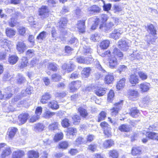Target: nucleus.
Listing matches in <instances>:
<instances>
[{
  "label": "nucleus",
  "mask_w": 158,
  "mask_h": 158,
  "mask_svg": "<svg viewBox=\"0 0 158 158\" xmlns=\"http://www.w3.org/2000/svg\"><path fill=\"white\" fill-rule=\"evenodd\" d=\"M126 79L124 78L120 79L117 83L116 87L118 89L120 90L123 89L125 85Z\"/></svg>",
  "instance_id": "c85d7f7f"
},
{
  "label": "nucleus",
  "mask_w": 158,
  "mask_h": 158,
  "mask_svg": "<svg viewBox=\"0 0 158 158\" xmlns=\"http://www.w3.org/2000/svg\"><path fill=\"white\" fill-rule=\"evenodd\" d=\"M68 146L69 144L68 142L66 141H64L59 143L58 148L60 149H67Z\"/></svg>",
  "instance_id": "49530a36"
},
{
  "label": "nucleus",
  "mask_w": 158,
  "mask_h": 158,
  "mask_svg": "<svg viewBox=\"0 0 158 158\" xmlns=\"http://www.w3.org/2000/svg\"><path fill=\"white\" fill-rule=\"evenodd\" d=\"M90 71L91 69L89 67L84 68L81 73L82 77L84 78L88 77L89 75Z\"/></svg>",
  "instance_id": "7c9ffc66"
},
{
  "label": "nucleus",
  "mask_w": 158,
  "mask_h": 158,
  "mask_svg": "<svg viewBox=\"0 0 158 158\" xmlns=\"http://www.w3.org/2000/svg\"><path fill=\"white\" fill-rule=\"evenodd\" d=\"M114 144L113 140L111 139L107 140H105L103 143L104 147L105 148H107L112 146Z\"/></svg>",
  "instance_id": "e433bc0d"
},
{
  "label": "nucleus",
  "mask_w": 158,
  "mask_h": 158,
  "mask_svg": "<svg viewBox=\"0 0 158 158\" xmlns=\"http://www.w3.org/2000/svg\"><path fill=\"white\" fill-rule=\"evenodd\" d=\"M55 112H51L50 111L48 110H45L44 114V116L45 118H49L55 115Z\"/></svg>",
  "instance_id": "a18cd8bd"
},
{
  "label": "nucleus",
  "mask_w": 158,
  "mask_h": 158,
  "mask_svg": "<svg viewBox=\"0 0 158 158\" xmlns=\"http://www.w3.org/2000/svg\"><path fill=\"white\" fill-rule=\"evenodd\" d=\"M141 152L140 148L139 147H133L131 150V154L133 156L139 154Z\"/></svg>",
  "instance_id": "79ce46f5"
},
{
  "label": "nucleus",
  "mask_w": 158,
  "mask_h": 158,
  "mask_svg": "<svg viewBox=\"0 0 158 158\" xmlns=\"http://www.w3.org/2000/svg\"><path fill=\"white\" fill-rule=\"evenodd\" d=\"M99 39L100 35L97 33L92 35L90 38V39L93 41H98L99 40Z\"/></svg>",
  "instance_id": "e2e57ef3"
},
{
  "label": "nucleus",
  "mask_w": 158,
  "mask_h": 158,
  "mask_svg": "<svg viewBox=\"0 0 158 158\" xmlns=\"http://www.w3.org/2000/svg\"><path fill=\"white\" fill-rule=\"evenodd\" d=\"M32 92V88L31 87H28L26 90H23L22 91L21 94L23 96H24L30 94Z\"/></svg>",
  "instance_id": "a19ab883"
},
{
  "label": "nucleus",
  "mask_w": 158,
  "mask_h": 158,
  "mask_svg": "<svg viewBox=\"0 0 158 158\" xmlns=\"http://www.w3.org/2000/svg\"><path fill=\"white\" fill-rule=\"evenodd\" d=\"M118 20V19H112L109 22H108L107 24H100L99 28L100 29H102L103 27L105 26L107 28L110 29L115 24L117 23L116 22Z\"/></svg>",
  "instance_id": "f3484780"
},
{
  "label": "nucleus",
  "mask_w": 158,
  "mask_h": 158,
  "mask_svg": "<svg viewBox=\"0 0 158 158\" xmlns=\"http://www.w3.org/2000/svg\"><path fill=\"white\" fill-rule=\"evenodd\" d=\"M112 54V55L109 58V62L110 67L113 69L115 68L118 64L119 59L118 58H123V54L119 49L116 48L113 49Z\"/></svg>",
  "instance_id": "f257e3e1"
},
{
  "label": "nucleus",
  "mask_w": 158,
  "mask_h": 158,
  "mask_svg": "<svg viewBox=\"0 0 158 158\" xmlns=\"http://www.w3.org/2000/svg\"><path fill=\"white\" fill-rule=\"evenodd\" d=\"M85 20H79L77 22V27L80 32L83 33L85 31Z\"/></svg>",
  "instance_id": "a211bd4d"
},
{
  "label": "nucleus",
  "mask_w": 158,
  "mask_h": 158,
  "mask_svg": "<svg viewBox=\"0 0 158 158\" xmlns=\"http://www.w3.org/2000/svg\"><path fill=\"white\" fill-rule=\"evenodd\" d=\"M152 35L149 34L146 36V40L147 43L149 44H153V43L155 42V40L153 39Z\"/></svg>",
  "instance_id": "de8ad7c7"
},
{
  "label": "nucleus",
  "mask_w": 158,
  "mask_h": 158,
  "mask_svg": "<svg viewBox=\"0 0 158 158\" xmlns=\"http://www.w3.org/2000/svg\"><path fill=\"white\" fill-rule=\"evenodd\" d=\"M123 32V31L121 29H115L113 32L110 34V37L116 40L120 37Z\"/></svg>",
  "instance_id": "9b49d317"
},
{
  "label": "nucleus",
  "mask_w": 158,
  "mask_h": 158,
  "mask_svg": "<svg viewBox=\"0 0 158 158\" xmlns=\"http://www.w3.org/2000/svg\"><path fill=\"white\" fill-rule=\"evenodd\" d=\"M20 16V14L18 12H15L12 15V18L9 22V25L12 27H13L18 24L17 21V19Z\"/></svg>",
  "instance_id": "0eeeda50"
},
{
  "label": "nucleus",
  "mask_w": 158,
  "mask_h": 158,
  "mask_svg": "<svg viewBox=\"0 0 158 158\" xmlns=\"http://www.w3.org/2000/svg\"><path fill=\"white\" fill-rule=\"evenodd\" d=\"M58 124L57 123H54L50 124L49 126V128L52 130L57 129L58 128Z\"/></svg>",
  "instance_id": "338daca9"
},
{
  "label": "nucleus",
  "mask_w": 158,
  "mask_h": 158,
  "mask_svg": "<svg viewBox=\"0 0 158 158\" xmlns=\"http://www.w3.org/2000/svg\"><path fill=\"white\" fill-rule=\"evenodd\" d=\"M63 134L62 133H57L54 136V140L55 141H58L63 139Z\"/></svg>",
  "instance_id": "864d4df0"
},
{
  "label": "nucleus",
  "mask_w": 158,
  "mask_h": 158,
  "mask_svg": "<svg viewBox=\"0 0 158 158\" xmlns=\"http://www.w3.org/2000/svg\"><path fill=\"white\" fill-rule=\"evenodd\" d=\"M76 61L79 63L85 64V58L82 56H78L76 58Z\"/></svg>",
  "instance_id": "69168bd1"
},
{
  "label": "nucleus",
  "mask_w": 158,
  "mask_h": 158,
  "mask_svg": "<svg viewBox=\"0 0 158 158\" xmlns=\"http://www.w3.org/2000/svg\"><path fill=\"white\" fill-rule=\"evenodd\" d=\"M78 110L80 115L83 117L85 118L88 115L87 110L83 107H80Z\"/></svg>",
  "instance_id": "c9c22d12"
},
{
  "label": "nucleus",
  "mask_w": 158,
  "mask_h": 158,
  "mask_svg": "<svg viewBox=\"0 0 158 158\" xmlns=\"http://www.w3.org/2000/svg\"><path fill=\"white\" fill-rule=\"evenodd\" d=\"M73 120V123L74 124H77L80 122L81 119L79 116L77 115L74 116L72 117Z\"/></svg>",
  "instance_id": "0e129e2a"
},
{
  "label": "nucleus",
  "mask_w": 158,
  "mask_h": 158,
  "mask_svg": "<svg viewBox=\"0 0 158 158\" xmlns=\"http://www.w3.org/2000/svg\"><path fill=\"white\" fill-rule=\"evenodd\" d=\"M100 10V8L96 5H94L88 9L89 14H93L95 13H98Z\"/></svg>",
  "instance_id": "393cba45"
},
{
  "label": "nucleus",
  "mask_w": 158,
  "mask_h": 158,
  "mask_svg": "<svg viewBox=\"0 0 158 158\" xmlns=\"http://www.w3.org/2000/svg\"><path fill=\"white\" fill-rule=\"evenodd\" d=\"M47 32L44 31H43L41 32L37 36V39L38 40H43L45 38L47 35Z\"/></svg>",
  "instance_id": "4d7b16f0"
},
{
  "label": "nucleus",
  "mask_w": 158,
  "mask_h": 158,
  "mask_svg": "<svg viewBox=\"0 0 158 158\" xmlns=\"http://www.w3.org/2000/svg\"><path fill=\"white\" fill-rule=\"evenodd\" d=\"M49 12V10L47 7L43 6L40 9L39 15L42 18H44L48 17Z\"/></svg>",
  "instance_id": "9d476101"
},
{
  "label": "nucleus",
  "mask_w": 158,
  "mask_h": 158,
  "mask_svg": "<svg viewBox=\"0 0 158 158\" xmlns=\"http://www.w3.org/2000/svg\"><path fill=\"white\" fill-rule=\"evenodd\" d=\"M28 64V60L26 57H23L22 58L20 67L23 68L27 66Z\"/></svg>",
  "instance_id": "c03bdc74"
},
{
  "label": "nucleus",
  "mask_w": 158,
  "mask_h": 158,
  "mask_svg": "<svg viewBox=\"0 0 158 158\" xmlns=\"http://www.w3.org/2000/svg\"><path fill=\"white\" fill-rule=\"evenodd\" d=\"M100 126L104 130V133L106 135L109 137L111 135V128L107 123L106 122H102L101 123Z\"/></svg>",
  "instance_id": "7ed1b4c3"
},
{
  "label": "nucleus",
  "mask_w": 158,
  "mask_h": 158,
  "mask_svg": "<svg viewBox=\"0 0 158 158\" xmlns=\"http://www.w3.org/2000/svg\"><path fill=\"white\" fill-rule=\"evenodd\" d=\"M52 96L49 93H45L42 97L40 102L43 104L47 103V101L51 98Z\"/></svg>",
  "instance_id": "a878e982"
},
{
  "label": "nucleus",
  "mask_w": 158,
  "mask_h": 158,
  "mask_svg": "<svg viewBox=\"0 0 158 158\" xmlns=\"http://www.w3.org/2000/svg\"><path fill=\"white\" fill-rule=\"evenodd\" d=\"M114 93L113 90H110L108 95L107 100L108 102H111L114 97Z\"/></svg>",
  "instance_id": "5fc2aeb1"
},
{
  "label": "nucleus",
  "mask_w": 158,
  "mask_h": 158,
  "mask_svg": "<svg viewBox=\"0 0 158 158\" xmlns=\"http://www.w3.org/2000/svg\"><path fill=\"white\" fill-rule=\"evenodd\" d=\"M131 60L136 59H140L143 58V56L141 52L137 51H134L133 53L129 56Z\"/></svg>",
  "instance_id": "4468645a"
},
{
  "label": "nucleus",
  "mask_w": 158,
  "mask_h": 158,
  "mask_svg": "<svg viewBox=\"0 0 158 158\" xmlns=\"http://www.w3.org/2000/svg\"><path fill=\"white\" fill-rule=\"evenodd\" d=\"M97 145L96 144H91L89 145L88 149L92 152L95 151L97 148Z\"/></svg>",
  "instance_id": "774afa93"
},
{
  "label": "nucleus",
  "mask_w": 158,
  "mask_h": 158,
  "mask_svg": "<svg viewBox=\"0 0 158 158\" xmlns=\"http://www.w3.org/2000/svg\"><path fill=\"white\" fill-rule=\"evenodd\" d=\"M148 31L152 35H155L156 34V30L155 29L154 26L151 24L148 26Z\"/></svg>",
  "instance_id": "ea45409f"
},
{
  "label": "nucleus",
  "mask_w": 158,
  "mask_h": 158,
  "mask_svg": "<svg viewBox=\"0 0 158 158\" xmlns=\"http://www.w3.org/2000/svg\"><path fill=\"white\" fill-rule=\"evenodd\" d=\"M139 86L140 91L142 93L148 92L151 87L150 84L147 82L142 83Z\"/></svg>",
  "instance_id": "2eb2a0df"
},
{
  "label": "nucleus",
  "mask_w": 158,
  "mask_h": 158,
  "mask_svg": "<svg viewBox=\"0 0 158 158\" xmlns=\"http://www.w3.org/2000/svg\"><path fill=\"white\" fill-rule=\"evenodd\" d=\"M29 115L27 113H22L18 117V122L19 125L25 123L28 119Z\"/></svg>",
  "instance_id": "ddd939ff"
},
{
  "label": "nucleus",
  "mask_w": 158,
  "mask_h": 158,
  "mask_svg": "<svg viewBox=\"0 0 158 158\" xmlns=\"http://www.w3.org/2000/svg\"><path fill=\"white\" fill-rule=\"evenodd\" d=\"M15 91L13 87H9L4 90V94H3L0 91V99H9L12 96V95Z\"/></svg>",
  "instance_id": "f03ea898"
},
{
  "label": "nucleus",
  "mask_w": 158,
  "mask_h": 158,
  "mask_svg": "<svg viewBox=\"0 0 158 158\" xmlns=\"http://www.w3.org/2000/svg\"><path fill=\"white\" fill-rule=\"evenodd\" d=\"M109 154L110 156L113 158H117L118 156V152L115 150L110 151Z\"/></svg>",
  "instance_id": "09e8293b"
},
{
  "label": "nucleus",
  "mask_w": 158,
  "mask_h": 158,
  "mask_svg": "<svg viewBox=\"0 0 158 158\" xmlns=\"http://www.w3.org/2000/svg\"><path fill=\"white\" fill-rule=\"evenodd\" d=\"M12 42L6 39H1L0 40V45L3 48L8 47L9 49L12 46Z\"/></svg>",
  "instance_id": "6ab92c4d"
},
{
  "label": "nucleus",
  "mask_w": 158,
  "mask_h": 158,
  "mask_svg": "<svg viewBox=\"0 0 158 158\" xmlns=\"http://www.w3.org/2000/svg\"><path fill=\"white\" fill-rule=\"evenodd\" d=\"M122 105L120 103H117L114 104V107L110 109L111 115L112 116L116 115L118 113L119 111L121 108Z\"/></svg>",
  "instance_id": "f8f14e48"
},
{
  "label": "nucleus",
  "mask_w": 158,
  "mask_h": 158,
  "mask_svg": "<svg viewBox=\"0 0 158 158\" xmlns=\"http://www.w3.org/2000/svg\"><path fill=\"white\" fill-rule=\"evenodd\" d=\"M75 67V65L72 62H70L68 64H64L62 67L63 71V73L64 74L66 72H67L68 73L70 72L73 71Z\"/></svg>",
  "instance_id": "423d86ee"
},
{
  "label": "nucleus",
  "mask_w": 158,
  "mask_h": 158,
  "mask_svg": "<svg viewBox=\"0 0 158 158\" xmlns=\"http://www.w3.org/2000/svg\"><path fill=\"white\" fill-rule=\"evenodd\" d=\"M128 93L129 98L133 101L136 100L139 95L138 92L134 89L129 90L128 91Z\"/></svg>",
  "instance_id": "1a4fd4ad"
},
{
  "label": "nucleus",
  "mask_w": 158,
  "mask_h": 158,
  "mask_svg": "<svg viewBox=\"0 0 158 158\" xmlns=\"http://www.w3.org/2000/svg\"><path fill=\"white\" fill-rule=\"evenodd\" d=\"M17 80L18 84L23 83L26 81L25 78L22 75L19 74H18V75Z\"/></svg>",
  "instance_id": "603ef678"
},
{
  "label": "nucleus",
  "mask_w": 158,
  "mask_h": 158,
  "mask_svg": "<svg viewBox=\"0 0 158 158\" xmlns=\"http://www.w3.org/2000/svg\"><path fill=\"white\" fill-rule=\"evenodd\" d=\"M129 80L130 82L132 85L133 86H135L136 84L139 83V81L138 78L135 74L131 75Z\"/></svg>",
  "instance_id": "aec40b11"
},
{
  "label": "nucleus",
  "mask_w": 158,
  "mask_h": 158,
  "mask_svg": "<svg viewBox=\"0 0 158 158\" xmlns=\"http://www.w3.org/2000/svg\"><path fill=\"white\" fill-rule=\"evenodd\" d=\"M11 153V151L10 148L7 147L2 152L1 156L2 158H5L7 156L10 155Z\"/></svg>",
  "instance_id": "b1692460"
},
{
  "label": "nucleus",
  "mask_w": 158,
  "mask_h": 158,
  "mask_svg": "<svg viewBox=\"0 0 158 158\" xmlns=\"http://www.w3.org/2000/svg\"><path fill=\"white\" fill-rule=\"evenodd\" d=\"M106 113L105 112L102 111L99 114L98 121L99 122L102 120L104 119L106 117Z\"/></svg>",
  "instance_id": "13d9d810"
},
{
  "label": "nucleus",
  "mask_w": 158,
  "mask_h": 158,
  "mask_svg": "<svg viewBox=\"0 0 158 158\" xmlns=\"http://www.w3.org/2000/svg\"><path fill=\"white\" fill-rule=\"evenodd\" d=\"M110 44V41L108 40L103 41L100 44V46L102 49H106L108 47Z\"/></svg>",
  "instance_id": "2f4dec72"
},
{
  "label": "nucleus",
  "mask_w": 158,
  "mask_h": 158,
  "mask_svg": "<svg viewBox=\"0 0 158 158\" xmlns=\"http://www.w3.org/2000/svg\"><path fill=\"white\" fill-rule=\"evenodd\" d=\"M119 130L122 132H129L131 130L130 126L126 124H122L118 127Z\"/></svg>",
  "instance_id": "4be33fe9"
},
{
  "label": "nucleus",
  "mask_w": 158,
  "mask_h": 158,
  "mask_svg": "<svg viewBox=\"0 0 158 158\" xmlns=\"http://www.w3.org/2000/svg\"><path fill=\"white\" fill-rule=\"evenodd\" d=\"M114 80V77L112 74H108L105 78V81L107 84L111 83Z\"/></svg>",
  "instance_id": "473e14b6"
},
{
  "label": "nucleus",
  "mask_w": 158,
  "mask_h": 158,
  "mask_svg": "<svg viewBox=\"0 0 158 158\" xmlns=\"http://www.w3.org/2000/svg\"><path fill=\"white\" fill-rule=\"evenodd\" d=\"M118 72L120 73H121L123 72H126L128 71V69L127 67L124 65H120L118 67L117 70Z\"/></svg>",
  "instance_id": "bf43d9fd"
},
{
  "label": "nucleus",
  "mask_w": 158,
  "mask_h": 158,
  "mask_svg": "<svg viewBox=\"0 0 158 158\" xmlns=\"http://www.w3.org/2000/svg\"><path fill=\"white\" fill-rule=\"evenodd\" d=\"M81 82L79 81L71 82L69 85L70 91L73 92L77 91L81 86Z\"/></svg>",
  "instance_id": "39448f33"
},
{
  "label": "nucleus",
  "mask_w": 158,
  "mask_h": 158,
  "mask_svg": "<svg viewBox=\"0 0 158 158\" xmlns=\"http://www.w3.org/2000/svg\"><path fill=\"white\" fill-rule=\"evenodd\" d=\"M147 136L149 139L158 140V135L155 133L149 132Z\"/></svg>",
  "instance_id": "37998d69"
},
{
  "label": "nucleus",
  "mask_w": 158,
  "mask_h": 158,
  "mask_svg": "<svg viewBox=\"0 0 158 158\" xmlns=\"http://www.w3.org/2000/svg\"><path fill=\"white\" fill-rule=\"evenodd\" d=\"M49 107L52 109H57L59 108L57 102L55 101H52L49 102L48 104Z\"/></svg>",
  "instance_id": "4c0bfd02"
},
{
  "label": "nucleus",
  "mask_w": 158,
  "mask_h": 158,
  "mask_svg": "<svg viewBox=\"0 0 158 158\" xmlns=\"http://www.w3.org/2000/svg\"><path fill=\"white\" fill-rule=\"evenodd\" d=\"M130 44L127 40L121 39L118 42V46L121 50L127 51L129 48Z\"/></svg>",
  "instance_id": "20e7f679"
},
{
  "label": "nucleus",
  "mask_w": 158,
  "mask_h": 158,
  "mask_svg": "<svg viewBox=\"0 0 158 158\" xmlns=\"http://www.w3.org/2000/svg\"><path fill=\"white\" fill-rule=\"evenodd\" d=\"M17 131V129L15 127H10L7 132V135H8L10 139L13 138L15 136Z\"/></svg>",
  "instance_id": "412c9836"
},
{
  "label": "nucleus",
  "mask_w": 158,
  "mask_h": 158,
  "mask_svg": "<svg viewBox=\"0 0 158 158\" xmlns=\"http://www.w3.org/2000/svg\"><path fill=\"white\" fill-rule=\"evenodd\" d=\"M61 124L62 126L64 127H68L70 126L69 120L66 118H64L62 120Z\"/></svg>",
  "instance_id": "052dcab7"
},
{
  "label": "nucleus",
  "mask_w": 158,
  "mask_h": 158,
  "mask_svg": "<svg viewBox=\"0 0 158 158\" xmlns=\"http://www.w3.org/2000/svg\"><path fill=\"white\" fill-rule=\"evenodd\" d=\"M44 128L43 124L41 123L37 124L35 128V130L36 131H41Z\"/></svg>",
  "instance_id": "680f3d73"
},
{
  "label": "nucleus",
  "mask_w": 158,
  "mask_h": 158,
  "mask_svg": "<svg viewBox=\"0 0 158 158\" xmlns=\"http://www.w3.org/2000/svg\"><path fill=\"white\" fill-rule=\"evenodd\" d=\"M25 152L18 149L14 151L12 155V158H22L25 155Z\"/></svg>",
  "instance_id": "6e6552de"
},
{
  "label": "nucleus",
  "mask_w": 158,
  "mask_h": 158,
  "mask_svg": "<svg viewBox=\"0 0 158 158\" xmlns=\"http://www.w3.org/2000/svg\"><path fill=\"white\" fill-rule=\"evenodd\" d=\"M106 89L105 88L98 87L94 92L98 96H101L104 95L106 93Z\"/></svg>",
  "instance_id": "bb28decb"
},
{
  "label": "nucleus",
  "mask_w": 158,
  "mask_h": 158,
  "mask_svg": "<svg viewBox=\"0 0 158 158\" xmlns=\"http://www.w3.org/2000/svg\"><path fill=\"white\" fill-rule=\"evenodd\" d=\"M67 20L65 18H61L60 22L58 23L57 25L59 28H64L65 26Z\"/></svg>",
  "instance_id": "f704fd0d"
},
{
  "label": "nucleus",
  "mask_w": 158,
  "mask_h": 158,
  "mask_svg": "<svg viewBox=\"0 0 158 158\" xmlns=\"http://www.w3.org/2000/svg\"><path fill=\"white\" fill-rule=\"evenodd\" d=\"M28 158H38L39 157L38 152L34 150H30L27 153Z\"/></svg>",
  "instance_id": "5701e85b"
},
{
  "label": "nucleus",
  "mask_w": 158,
  "mask_h": 158,
  "mask_svg": "<svg viewBox=\"0 0 158 158\" xmlns=\"http://www.w3.org/2000/svg\"><path fill=\"white\" fill-rule=\"evenodd\" d=\"M139 114V111L136 108H132L130 110V114L133 118H136Z\"/></svg>",
  "instance_id": "72a5a7b5"
},
{
  "label": "nucleus",
  "mask_w": 158,
  "mask_h": 158,
  "mask_svg": "<svg viewBox=\"0 0 158 158\" xmlns=\"http://www.w3.org/2000/svg\"><path fill=\"white\" fill-rule=\"evenodd\" d=\"M77 132V130L76 128L70 127L67 130V135H72L73 136L75 135Z\"/></svg>",
  "instance_id": "58836bf2"
},
{
  "label": "nucleus",
  "mask_w": 158,
  "mask_h": 158,
  "mask_svg": "<svg viewBox=\"0 0 158 158\" xmlns=\"http://www.w3.org/2000/svg\"><path fill=\"white\" fill-rule=\"evenodd\" d=\"M138 74L139 78L142 80H145L148 78L147 74L143 72H138Z\"/></svg>",
  "instance_id": "8fccbe9b"
},
{
  "label": "nucleus",
  "mask_w": 158,
  "mask_h": 158,
  "mask_svg": "<svg viewBox=\"0 0 158 158\" xmlns=\"http://www.w3.org/2000/svg\"><path fill=\"white\" fill-rule=\"evenodd\" d=\"M5 32L7 36L10 38L13 37L16 34V31L12 28H6Z\"/></svg>",
  "instance_id": "cd10ccee"
},
{
  "label": "nucleus",
  "mask_w": 158,
  "mask_h": 158,
  "mask_svg": "<svg viewBox=\"0 0 158 158\" xmlns=\"http://www.w3.org/2000/svg\"><path fill=\"white\" fill-rule=\"evenodd\" d=\"M19 60L18 57L15 55H12L9 56L8 59V62L11 64H16Z\"/></svg>",
  "instance_id": "c756f323"
},
{
  "label": "nucleus",
  "mask_w": 158,
  "mask_h": 158,
  "mask_svg": "<svg viewBox=\"0 0 158 158\" xmlns=\"http://www.w3.org/2000/svg\"><path fill=\"white\" fill-rule=\"evenodd\" d=\"M48 68L49 70L53 71H56L58 68L57 65L54 63H51L49 64Z\"/></svg>",
  "instance_id": "3c124183"
},
{
  "label": "nucleus",
  "mask_w": 158,
  "mask_h": 158,
  "mask_svg": "<svg viewBox=\"0 0 158 158\" xmlns=\"http://www.w3.org/2000/svg\"><path fill=\"white\" fill-rule=\"evenodd\" d=\"M26 49V46L22 42H18L16 44V49L19 54L23 53Z\"/></svg>",
  "instance_id": "dca6fc26"
},
{
  "label": "nucleus",
  "mask_w": 158,
  "mask_h": 158,
  "mask_svg": "<svg viewBox=\"0 0 158 158\" xmlns=\"http://www.w3.org/2000/svg\"><path fill=\"white\" fill-rule=\"evenodd\" d=\"M61 79V76L58 74L55 73L52 75V80L53 81H60Z\"/></svg>",
  "instance_id": "6e6d98bb"
}]
</instances>
